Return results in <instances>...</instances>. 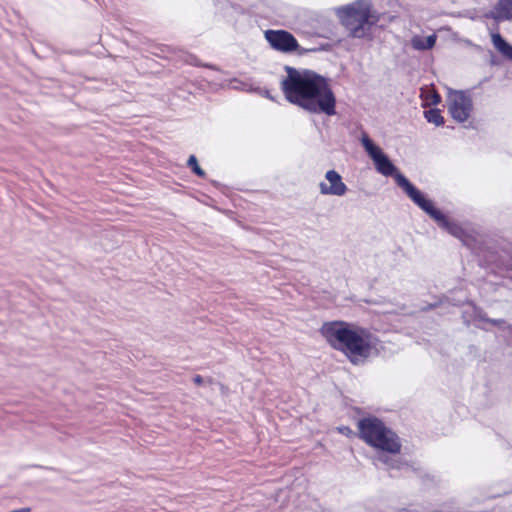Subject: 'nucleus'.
<instances>
[{"label":"nucleus","mask_w":512,"mask_h":512,"mask_svg":"<svg viewBox=\"0 0 512 512\" xmlns=\"http://www.w3.org/2000/svg\"><path fill=\"white\" fill-rule=\"evenodd\" d=\"M286 72L281 87L290 103L314 113L335 114L336 99L326 78L311 70L292 67H286Z\"/></svg>","instance_id":"obj_1"},{"label":"nucleus","mask_w":512,"mask_h":512,"mask_svg":"<svg viewBox=\"0 0 512 512\" xmlns=\"http://www.w3.org/2000/svg\"><path fill=\"white\" fill-rule=\"evenodd\" d=\"M361 143L372 159L376 170L384 176H394L396 183L407 193V195L426 213H428L438 224L447 229L451 234L461 237V228L447 221L445 216L437 210L433 203L426 199L409 181L399 173L387 155L368 136H362Z\"/></svg>","instance_id":"obj_2"},{"label":"nucleus","mask_w":512,"mask_h":512,"mask_svg":"<svg viewBox=\"0 0 512 512\" xmlns=\"http://www.w3.org/2000/svg\"><path fill=\"white\" fill-rule=\"evenodd\" d=\"M343 322H324L321 334L335 349L342 351L353 363L367 358L373 348V337L364 330L344 327Z\"/></svg>","instance_id":"obj_3"},{"label":"nucleus","mask_w":512,"mask_h":512,"mask_svg":"<svg viewBox=\"0 0 512 512\" xmlns=\"http://www.w3.org/2000/svg\"><path fill=\"white\" fill-rule=\"evenodd\" d=\"M340 22L353 37H364L368 29L377 22L378 18L366 0H357L340 7L336 11Z\"/></svg>","instance_id":"obj_4"},{"label":"nucleus","mask_w":512,"mask_h":512,"mask_svg":"<svg viewBox=\"0 0 512 512\" xmlns=\"http://www.w3.org/2000/svg\"><path fill=\"white\" fill-rule=\"evenodd\" d=\"M360 437L370 446L390 454H398L401 444L397 435L376 418L358 423Z\"/></svg>","instance_id":"obj_5"},{"label":"nucleus","mask_w":512,"mask_h":512,"mask_svg":"<svg viewBox=\"0 0 512 512\" xmlns=\"http://www.w3.org/2000/svg\"><path fill=\"white\" fill-rule=\"evenodd\" d=\"M318 189L321 195L333 197H344L349 191L343 177L335 169H329L325 172L318 183Z\"/></svg>","instance_id":"obj_6"},{"label":"nucleus","mask_w":512,"mask_h":512,"mask_svg":"<svg viewBox=\"0 0 512 512\" xmlns=\"http://www.w3.org/2000/svg\"><path fill=\"white\" fill-rule=\"evenodd\" d=\"M448 110L458 122L466 121L472 110L471 99L461 91H450L447 99Z\"/></svg>","instance_id":"obj_7"},{"label":"nucleus","mask_w":512,"mask_h":512,"mask_svg":"<svg viewBox=\"0 0 512 512\" xmlns=\"http://www.w3.org/2000/svg\"><path fill=\"white\" fill-rule=\"evenodd\" d=\"M265 39L275 50L289 53L298 49V42L292 34L284 30H267Z\"/></svg>","instance_id":"obj_8"},{"label":"nucleus","mask_w":512,"mask_h":512,"mask_svg":"<svg viewBox=\"0 0 512 512\" xmlns=\"http://www.w3.org/2000/svg\"><path fill=\"white\" fill-rule=\"evenodd\" d=\"M436 39L435 34L429 36L415 35L411 39V45L416 50H427L434 47Z\"/></svg>","instance_id":"obj_9"},{"label":"nucleus","mask_w":512,"mask_h":512,"mask_svg":"<svg viewBox=\"0 0 512 512\" xmlns=\"http://www.w3.org/2000/svg\"><path fill=\"white\" fill-rule=\"evenodd\" d=\"M492 42L494 46L507 58L512 60V46L506 43L500 35L493 34Z\"/></svg>","instance_id":"obj_10"},{"label":"nucleus","mask_w":512,"mask_h":512,"mask_svg":"<svg viewBox=\"0 0 512 512\" xmlns=\"http://www.w3.org/2000/svg\"><path fill=\"white\" fill-rule=\"evenodd\" d=\"M425 118L428 122L436 125L441 126L444 123V119L438 109H429L425 111Z\"/></svg>","instance_id":"obj_11"},{"label":"nucleus","mask_w":512,"mask_h":512,"mask_svg":"<svg viewBox=\"0 0 512 512\" xmlns=\"http://www.w3.org/2000/svg\"><path fill=\"white\" fill-rule=\"evenodd\" d=\"M498 13L502 18H512V0H502L499 3Z\"/></svg>","instance_id":"obj_12"},{"label":"nucleus","mask_w":512,"mask_h":512,"mask_svg":"<svg viewBox=\"0 0 512 512\" xmlns=\"http://www.w3.org/2000/svg\"><path fill=\"white\" fill-rule=\"evenodd\" d=\"M377 460L387 465L389 468H400L401 462L399 460L392 459L388 456L380 455Z\"/></svg>","instance_id":"obj_13"},{"label":"nucleus","mask_w":512,"mask_h":512,"mask_svg":"<svg viewBox=\"0 0 512 512\" xmlns=\"http://www.w3.org/2000/svg\"><path fill=\"white\" fill-rule=\"evenodd\" d=\"M188 165L193 169V171L199 175V176H203L204 175V172L203 170L200 168L199 164H198V161L196 159L195 156H190L189 159H188Z\"/></svg>","instance_id":"obj_14"},{"label":"nucleus","mask_w":512,"mask_h":512,"mask_svg":"<svg viewBox=\"0 0 512 512\" xmlns=\"http://www.w3.org/2000/svg\"><path fill=\"white\" fill-rule=\"evenodd\" d=\"M337 429L341 434L346 435V436H350L353 433L352 430L347 426H341V427H338Z\"/></svg>","instance_id":"obj_15"},{"label":"nucleus","mask_w":512,"mask_h":512,"mask_svg":"<svg viewBox=\"0 0 512 512\" xmlns=\"http://www.w3.org/2000/svg\"><path fill=\"white\" fill-rule=\"evenodd\" d=\"M194 383L197 385H201L203 383V378L200 375H196L193 379Z\"/></svg>","instance_id":"obj_16"},{"label":"nucleus","mask_w":512,"mask_h":512,"mask_svg":"<svg viewBox=\"0 0 512 512\" xmlns=\"http://www.w3.org/2000/svg\"><path fill=\"white\" fill-rule=\"evenodd\" d=\"M439 102H440V97L438 95H434L432 103L433 104H438Z\"/></svg>","instance_id":"obj_17"}]
</instances>
